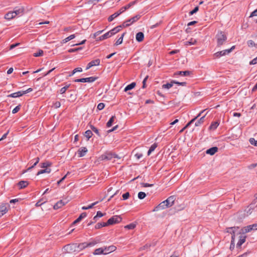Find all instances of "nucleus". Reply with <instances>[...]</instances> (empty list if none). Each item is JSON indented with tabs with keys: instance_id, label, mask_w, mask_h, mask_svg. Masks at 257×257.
I'll return each mask as SVG.
<instances>
[{
	"instance_id": "423d86ee",
	"label": "nucleus",
	"mask_w": 257,
	"mask_h": 257,
	"mask_svg": "<svg viewBox=\"0 0 257 257\" xmlns=\"http://www.w3.org/2000/svg\"><path fill=\"white\" fill-rule=\"evenodd\" d=\"M121 217L119 216L114 215L110 218L106 222V224L108 225H112L116 223H118L121 221Z\"/></svg>"
},
{
	"instance_id": "aec40b11",
	"label": "nucleus",
	"mask_w": 257,
	"mask_h": 257,
	"mask_svg": "<svg viewBox=\"0 0 257 257\" xmlns=\"http://www.w3.org/2000/svg\"><path fill=\"white\" fill-rule=\"evenodd\" d=\"M87 216L86 212L82 213L80 216L73 222V224H76L80 222L83 218H84Z\"/></svg>"
},
{
	"instance_id": "5fc2aeb1",
	"label": "nucleus",
	"mask_w": 257,
	"mask_h": 257,
	"mask_svg": "<svg viewBox=\"0 0 257 257\" xmlns=\"http://www.w3.org/2000/svg\"><path fill=\"white\" fill-rule=\"evenodd\" d=\"M252 208L251 206H248L246 209L245 210V215L248 216L252 212Z\"/></svg>"
},
{
	"instance_id": "774afa93",
	"label": "nucleus",
	"mask_w": 257,
	"mask_h": 257,
	"mask_svg": "<svg viewBox=\"0 0 257 257\" xmlns=\"http://www.w3.org/2000/svg\"><path fill=\"white\" fill-rule=\"evenodd\" d=\"M257 63V57L252 59L251 61L249 62L250 65H254Z\"/></svg>"
},
{
	"instance_id": "5701e85b",
	"label": "nucleus",
	"mask_w": 257,
	"mask_h": 257,
	"mask_svg": "<svg viewBox=\"0 0 257 257\" xmlns=\"http://www.w3.org/2000/svg\"><path fill=\"white\" fill-rule=\"evenodd\" d=\"M136 3V1L132 2L125 6L122 7V8H121V12H124L125 11L131 8L132 6H134Z\"/></svg>"
},
{
	"instance_id": "bb28decb",
	"label": "nucleus",
	"mask_w": 257,
	"mask_h": 257,
	"mask_svg": "<svg viewBox=\"0 0 257 257\" xmlns=\"http://www.w3.org/2000/svg\"><path fill=\"white\" fill-rule=\"evenodd\" d=\"M196 42L197 41L195 39L191 38L189 41L184 42V45L185 46L195 45Z\"/></svg>"
},
{
	"instance_id": "8fccbe9b",
	"label": "nucleus",
	"mask_w": 257,
	"mask_h": 257,
	"mask_svg": "<svg viewBox=\"0 0 257 257\" xmlns=\"http://www.w3.org/2000/svg\"><path fill=\"white\" fill-rule=\"evenodd\" d=\"M136 224L134 223H131L124 226L125 228L128 229H133L136 227Z\"/></svg>"
},
{
	"instance_id": "f257e3e1",
	"label": "nucleus",
	"mask_w": 257,
	"mask_h": 257,
	"mask_svg": "<svg viewBox=\"0 0 257 257\" xmlns=\"http://www.w3.org/2000/svg\"><path fill=\"white\" fill-rule=\"evenodd\" d=\"M175 199V198L174 196L169 197L166 200L162 202L157 206H156L154 210L159 211L172 206L174 204Z\"/></svg>"
},
{
	"instance_id": "6e6d98bb",
	"label": "nucleus",
	"mask_w": 257,
	"mask_h": 257,
	"mask_svg": "<svg viewBox=\"0 0 257 257\" xmlns=\"http://www.w3.org/2000/svg\"><path fill=\"white\" fill-rule=\"evenodd\" d=\"M43 54V51L42 50H39L38 51V52L35 53L33 55L34 57H39V56H42Z\"/></svg>"
},
{
	"instance_id": "603ef678",
	"label": "nucleus",
	"mask_w": 257,
	"mask_h": 257,
	"mask_svg": "<svg viewBox=\"0 0 257 257\" xmlns=\"http://www.w3.org/2000/svg\"><path fill=\"white\" fill-rule=\"evenodd\" d=\"M146 196V194L145 192H140L138 193V198L140 199H143L145 198Z\"/></svg>"
},
{
	"instance_id": "1a4fd4ad",
	"label": "nucleus",
	"mask_w": 257,
	"mask_h": 257,
	"mask_svg": "<svg viewBox=\"0 0 257 257\" xmlns=\"http://www.w3.org/2000/svg\"><path fill=\"white\" fill-rule=\"evenodd\" d=\"M241 233V232H239V234L240 235L239 236V239L236 244V247L237 248L241 247V245L245 242L246 238V236L245 235Z\"/></svg>"
},
{
	"instance_id": "2f4dec72",
	"label": "nucleus",
	"mask_w": 257,
	"mask_h": 257,
	"mask_svg": "<svg viewBox=\"0 0 257 257\" xmlns=\"http://www.w3.org/2000/svg\"><path fill=\"white\" fill-rule=\"evenodd\" d=\"M75 38V34L71 35L67 37V38H66L65 39H64V40H62L63 43H66L68 42V41L73 39Z\"/></svg>"
},
{
	"instance_id": "a211bd4d",
	"label": "nucleus",
	"mask_w": 257,
	"mask_h": 257,
	"mask_svg": "<svg viewBox=\"0 0 257 257\" xmlns=\"http://www.w3.org/2000/svg\"><path fill=\"white\" fill-rule=\"evenodd\" d=\"M136 40L138 42H141L143 41L144 39V34L142 32H139L136 34Z\"/></svg>"
},
{
	"instance_id": "a878e982",
	"label": "nucleus",
	"mask_w": 257,
	"mask_h": 257,
	"mask_svg": "<svg viewBox=\"0 0 257 257\" xmlns=\"http://www.w3.org/2000/svg\"><path fill=\"white\" fill-rule=\"evenodd\" d=\"M28 184H29L28 182L25 181H21L18 183V185L20 189H23L26 187L28 185Z\"/></svg>"
},
{
	"instance_id": "e433bc0d",
	"label": "nucleus",
	"mask_w": 257,
	"mask_h": 257,
	"mask_svg": "<svg viewBox=\"0 0 257 257\" xmlns=\"http://www.w3.org/2000/svg\"><path fill=\"white\" fill-rule=\"evenodd\" d=\"M115 118V116L114 115L112 116L111 117V118L109 119V120L108 121V122L106 123V126L107 127H109L112 125V123L113 122Z\"/></svg>"
},
{
	"instance_id": "a18cd8bd",
	"label": "nucleus",
	"mask_w": 257,
	"mask_h": 257,
	"mask_svg": "<svg viewBox=\"0 0 257 257\" xmlns=\"http://www.w3.org/2000/svg\"><path fill=\"white\" fill-rule=\"evenodd\" d=\"M247 44L249 47H255L257 48V44H255L252 40H248L247 42Z\"/></svg>"
},
{
	"instance_id": "37998d69",
	"label": "nucleus",
	"mask_w": 257,
	"mask_h": 257,
	"mask_svg": "<svg viewBox=\"0 0 257 257\" xmlns=\"http://www.w3.org/2000/svg\"><path fill=\"white\" fill-rule=\"evenodd\" d=\"M124 35V33H123L121 37H119L116 41L115 43V45H120L122 43V41H123V36Z\"/></svg>"
},
{
	"instance_id": "9d476101",
	"label": "nucleus",
	"mask_w": 257,
	"mask_h": 257,
	"mask_svg": "<svg viewBox=\"0 0 257 257\" xmlns=\"http://www.w3.org/2000/svg\"><path fill=\"white\" fill-rule=\"evenodd\" d=\"M68 200L66 199L65 200H61L57 202L53 206V208L55 210L61 208L62 206L65 205L67 203Z\"/></svg>"
},
{
	"instance_id": "f3484780",
	"label": "nucleus",
	"mask_w": 257,
	"mask_h": 257,
	"mask_svg": "<svg viewBox=\"0 0 257 257\" xmlns=\"http://www.w3.org/2000/svg\"><path fill=\"white\" fill-rule=\"evenodd\" d=\"M39 160H40V159H39V158H38V157H36V158H35L34 159L32 160V163H33V165L32 166L30 167L29 168H28L27 170L24 171V173L26 172L27 171H29V170H31L32 168H33L39 163Z\"/></svg>"
},
{
	"instance_id": "20e7f679",
	"label": "nucleus",
	"mask_w": 257,
	"mask_h": 257,
	"mask_svg": "<svg viewBox=\"0 0 257 257\" xmlns=\"http://www.w3.org/2000/svg\"><path fill=\"white\" fill-rule=\"evenodd\" d=\"M77 243H71L65 245L63 248L64 252L67 253H72L77 251Z\"/></svg>"
},
{
	"instance_id": "49530a36",
	"label": "nucleus",
	"mask_w": 257,
	"mask_h": 257,
	"mask_svg": "<svg viewBox=\"0 0 257 257\" xmlns=\"http://www.w3.org/2000/svg\"><path fill=\"white\" fill-rule=\"evenodd\" d=\"M90 127L92 131H93L95 134H97V136H100L99 131L96 127H95L94 126L92 125H90Z\"/></svg>"
},
{
	"instance_id": "f8f14e48",
	"label": "nucleus",
	"mask_w": 257,
	"mask_h": 257,
	"mask_svg": "<svg viewBox=\"0 0 257 257\" xmlns=\"http://www.w3.org/2000/svg\"><path fill=\"white\" fill-rule=\"evenodd\" d=\"M24 9L23 8H15L13 11L16 16H21L24 14Z\"/></svg>"
},
{
	"instance_id": "c9c22d12",
	"label": "nucleus",
	"mask_w": 257,
	"mask_h": 257,
	"mask_svg": "<svg viewBox=\"0 0 257 257\" xmlns=\"http://www.w3.org/2000/svg\"><path fill=\"white\" fill-rule=\"evenodd\" d=\"M40 165L41 168L46 169L49 168V167H50L51 165V163H50L49 162L47 161L43 163H41Z\"/></svg>"
},
{
	"instance_id": "ea45409f",
	"label": "nucleus",
	"mask_w": 257,
	"mask_h": 257,
	"mask_svg": "<svg viewBox=\"0 0 257 257\" xmlns=\"http://www.w3.org/2000/svg\"><path fill=\"white\" fill-rule=\"evenodd\" d=\"M106 226H108L107 224H106V222H99L95 225V228L96 229H98L102 227H104Z\"/></svg>"
},
{
	"instance_id": "6e6552de",
	"label": "nucleus",
	"mask_w": 257,
	"mask_h": 257,
	"mask_svg": "<svg viewBox=\"0 0 257 257\" xmlns=\"http://www.w3.org/2000/svg\"><path fill=\"white\" fill-rule=\"evenodd\" d=\"M9 207V205L6 203H2L0 204V217L7 212Z\"/></svg>"
},
{
	"instance_id": "de8ad7c7",
	"label": "nucleus",
	"mask_w": 257,
	"mask_h": 257,
	"mask_svg": "<svg viewBox=\"0 0 257 257\" xmlns=\"http://www.w3.org/2000/svg\"><path fill=\"white\" fill-rule=\"evenodd\" d=\"M195 121V119H192L182 130H180V133H182L185 129L188 127L191 123Z\"/></svg>"
},
{
	"instance_id": "13d9d810",
	"label": "nucleus",
	"mask_w": 257,
	"mask_h": 257,
	"mask_svg": "<svg viewBox=\"0 0 257 257\" xmlns=\"http://www.w3.org/2000/svg\"><path fill=\"white\" fill-rule=\"evenodd\" d=\"M132 25V23H131V21H128V20L125 21L122 25H121L122 27H128L130 26V25Z\"/></svg>"
},
{
	"instance_id": "393cba45",
	"label": "nucleus",
	"mask_w": 257,
	"mask_h": 257,
	"mask_svg": "<svg viewBox=\"0 0 257 257\" xmlns=\"http://www.w3.org/2000/svg\"><path fill=\"white\" fill-rule=\"evenodd\" d=\"M252 230V228L251 227L250 225H247L246 226L244 227L241 229V231L243 234L249 232L251 230Z\"/></svg>"
},
{
	"instance_id": "4be33fe9",
	"label": "nucleus",
	"mask_w": 257,
	"mask_h": 257,
	"mask_svg": "<svg viewBox=\"0 0 257 257\" xmlns=\"http://www.w3.org/2000/svg\"><path fill=\"white\" fill-rule=\"evenodd\" d=\"M111 36L109 32H108L106 33L105 34H104V35L101 36L100 37H99V38H97V41H102V40L106 39L109 37H110Z\"/></svg>"
},
{
	"instance_id": "58836bf2",
	"label": "nucleus",
	"mask_w": 257,
	"mask_h": 257,
	"mask_svg": "<svg viewBox=\"0 0 257 257\" xmlns=\"http://www.w3.org/2000/svg\"><path fill=\"white\" fill-rule=\"evenodd\" d=\"M205 116V115L202 116L199 120H198L195 122V126H198L200 125L204 122Z\"/></svg>"
},
{
	"instance_id": "9b49d317",
	"label": "nucleus",
	"mask_w": 257,
	"mask_h": 257,
	"mask_svg": "<svg viewBox=\"0 0 257 257\" xmlns=\"http://www.w3.org/2000/svg\"><path fill=\"white\" fill-rule=\"evenodd\" d=\"M113 158H115V155L111 153H106L101 156L102 160H110Z\"/></svg>"
},
{
	"instance_id": "39448f33",
	"label": "nucleus",
	"mask_w": 257,
	"mask_h": 257,
	"mask_svg": "<svg viewBox=\"0 0 257 257\" xmlns=\"http://www.w3.org/2000/svg\"><path fill=\"white\" fill-rule=\"evenodd\" d=\"M235 46H232L230 49H226L223 51L217 52L214 54V56L215 58H219L221 56H225L230 53L232 50L234 48Z\"/></svg>"
},
{
	"instance_id": "052dcab7",
	"label": "nucleus",
	"mask_w": 257,
	"mask_h": 257,
	"mask_svg": "<svg viewBox=\"0 0 257 257\" xmlns=\"http://www.w3.org/2000/svg\"><path fill=\"white\" fill-rule=\"evenodd\" d=\"M173 82L174 83V84H176L181 86H186L187 84L186 82H180L175 80H173Z\"/></svg>"
},
{
	"instance_id": "7c9ffc66",
	"label": "nucleus",
	"mask_w": 257,
	"mask_h": 257,
	"mask_svg": "<svg viewBox=\"0 0 257 257\" xmlns=\"http://www.w3.org/2000/svg\"><path fill=\"white\" fill-rule=\"evenodd\" d=\"M157 147V144L156 143L153 144L150 148L148 152V155L150 156L152 152H153L155 149Z\"/></svg>"
},
{
	"instance_id": "0e129e2a",
	"label": "nucleus",
	"mask_w": 257,
	"mask_h": 257,
	"mask_svg": "<svg viewBox=\"0 0 257 257\" xmlns=\"http://www.w3.org/2000/svg\"><path fill=\"white\" fill-rule=\"evenodd\" d=\"M102 249L103 250V254H106L110 253L109 251L108 250V247H103Z\"/></svg>"
},
{
	"instance_id": "864d4df0",
	"label": "nucleus",
	"mask_w": 257,
	"mask_h": 257,
	"mask_svg": "<svg viewBox=\"0 0 257 257\" xmlns=\"http://www.w3.org/2000/svg\"><path fill=\"white\" fill-rule=\"evenodd\" d=\"M249 142L251 145L257 146V140L256 141L254 138H250Z\"/></svg>"
},
{
	"instance_id": "412c9836",
	"label": "nucleus",
	"mask_w": 257,
	"mask_h": 257,
	"mask_svg": "<svg viewBox=\"0 0 257 257\" xmlns=\"http://www.w3.org/2000/svg\"><path fill=\"white\" fill-rule=\"evenodd\" d=\"M22 95H23V91H18V92H16L12 93V94L9 95L8 96L10 97L16 98V97L21 96Z\"/></svg>"
},
{
	"instance_id": "6ab92c4d",
	"label": "nucleus",
	"mask_w": 257,
	"mask_h": 257,
	"mask_svg": "<svg viewBox=\"0 0 257 257\" xmlns=\"http://www.w3.org/2000/svg\"><path fill=\"white\" fill-rule=\"evenodd\" d=\"M122 27L121 26H119L115 28H114L113 29H112V30L109 31V32L110 33V34L111 35V36H112L113 35L117 33V32H118L120 30V29Z\"/></svg>"
},
{
	"instance_id": "4c0bfd02",
	"label": "nucleus",
	"mask_w": 257,
	"mask_h": 257,
	"mask_svg": "<svg viewBox=\"0 0 257 257\" xmlns=\"http://www.w3.org/2000/svg\"><path fill=\"white\" fill-rule=\"evenodd\" d=\"M219 122L217 121L213 122L210 125L209 128L210 130H214L217 127V126L219 125Z\"/></svg>"
},
{
	"instance_id": "dca6fc26",
	"label": "nucleus",
	"mask_w": 257,
	"mask_h": 257,
	"mask_svg": "<svg viewBox=\"0 0 257 257\" xmlns=\"http://www.w3.org/2000/svg\"><path fill=\"white\" fill-rule=\"evenodd\" d=\"M16 16H15L13 11L9 12L7 13L5 16V18L7 20H10L13 18H15Z\"/></svg>"
},
{
	"instance_id": "cd10ccee",
	"label": "nucleus",
	"mask_w": 257,
	"mask_h": 257,
	"mask_svg": "<svg viewBox=\"0 0 257 257\" xmlns=\"http://www.w3.org/2000/svg\"><path fill=\"white\" fill-rule=\"evenodd\" d=\"M136 84L135 82H132L131 83V84L127 85L124 88V91L125 92H126L128 90H131L132 89H133L135 86H136Z\"/></svg>"
},
{
	"instance_id": "0eeeda50",
	"label": "nucleus",
	"mask_w": 257,
	"mask_h": 257,
	"mask_svg": "<svg viewBox=\"0 0 257 257\" xmlns=\"http://www.w3.org/2000/svg\"><path fill=\"white\" fill-rule=\"evenodd\" d=\"M98 77H90L87 78H83L80 79H76L74 80L75 82H93L95 81Z\"/></svg>"
},
{
	"instance_id": "c03bdc74",
	"label": "nucleus",
	"mask_w": 257,
	"mask_h": 257,
	"mask_svg": "<svg viewBox=\"0 0 257 257\" xmlns=\"http://www.w3.org/2000/svg\"><path fill=\"white\" fill-rule=\"evenodd\" d=\"M84 135L87 138V140H89V139L92 137V135L91 131H90V130L86 131L85 132Z\"/></svg>"
},
{
	"instance_id": "c756f323",
	"label": "nucleus",
	"mask_w": 257,
	"mask_h": 257,
	"mask_svg": "<svg viewBox=\"0 0 257 257\" xmlns=\"http://www.w3.org/2000/svg\"><path fill=\"white\" fill-rule=\"evenodd\" d=\"M190 72L189 71H177L175 73V75H183L186 76L189 75Z\"/></svg>"
},
{
	"instance_id": "a19ab883",
	"label": "nucleus",
	"mask_w": 257,
	"mask_h": 257,
	"mask_svg": "<svg viewBox=\"0 0 257 257\" xmlns=\"http://www.w3.org/2000/svg\"><path fill=\"white\" fill-rule=\"evenodd\" d=\"M98 203V201H96V202H95L92 204H91L90 205H88V206H83L82 207V210H87V209H91L92 208L94 205H95L96 204H97V203Z\"/></svg>"
},
{
	"instance_id": "b1692460",
	"label": "nucleus",
	"mask_w": 257,
	"mask_h": 257,
	"mask_svg": "<svg viewBox=\"0 0 257 257\" xmlns=\"http://www.w3.org/2000/svg\"><path fill=\"white\" fill-rule=\"evenodd\" d=\"M87 247L86 242H83L77 244V251L83 250V249Z\"/></svg>"
},
{
	"instance_id": "338daca9",
	"label": "nucleus",
	"mask_w": 257,
	"mask_h": 257,
	"mask_svg": "<svg viewBox=\"0 0 257 257\" xmlns=\"http://www.w3.org/2000/svg\"><path fill=\"white\" fill-rule=\"evenodd\" d=\"M116 247L114 245H110L108 246V250L109 252H111L116 249Z\"/></svg>"
},
{
	"instance_id": "72a5a7b5",
	"label": "nucleus",
	"mask_w": 257,
	"mask_h": 257,
	"mask_svg": "<svg viewBox=\"0 0 257 257\" xmlns=\"http://www.w3.org/2000/svg\"><path fill=\"white\" fill-rule=\"evenodd\" d=\"M93 254L94 255L103 254V250L102 249V247H100L95 249L94 251L93 252Z\"/></svg>"
},
{
	"instance_id": "69168bd1",
	"label": "nucleus",
	"mask_w": 257,
	"mask_h": 257,
	"mask_svg": "<svg viewBox=\"0 0 257 257\" xmlns=\"http://www.w3.org/2000/svg\"><path fill=\"white\" fill-rule=\"evenodd\" d=\"M130 197V193L128 192H126L122 195L123 200H126Z\"/></svg>"
},
{
	"instance_id": "e2e57ef3",
	"label": "nucleus",
	"mask_w": 257,
	"mask_h": 257,
	"mask_svg": "<svg viewBox=\"0 0 257 257\" xmlns=\"http://www.w3.org/2000/svg\"><path fill=\"white\" fill-rule=\"evenodd\" d=\"M104 106H105V104L103 103H99L97 105V108L98 110H102V109H103Z\"/></svg>"
},
{
	"instance_id": "09e8293b",
	"label": "nucleus",
	"mask_w": 257,
	"mask_h": 257,
	"mask_svg": "<svg viewBox=\"0 0 257 257\" xmlns=\"http://www.w3.org/2000/svg\"><path fill=\"white\" fill-rule=\"evenodd\" d=\"M46 201H47L46 199L44 200L43 198H42L41 200L39 201L38 202H37L36 203L35 206L36 207L40 206L42 204L45 203Z\"/></svg>"
},
{
	"instance_id": "473e14b6",
	"label": "nucleus",
	"mask_w": 257,
	"mask_h": 257,
	"mask_svg": "<svg viewBox=\"0 0 257 257\" xmlns=\"http://www.w3.org/2000/svg\"><path fill=\"white\" fill-rule=\"evenodd\" d=\"M174 83L173 82V80H172L170 83H168L162 85V88L164 89H170L173 86Z\"/></svg>"
},
{
	"instance_id": "4d7b16f0",
	"label": "nucleus",
	"mask_w": 257,
	"mask_h": 257,
	"mask_svg": "<svg viewBox=\"0 0 257 257\" xmlns=\"http://www.w3.org/2000/svg\"><path fill=\"white\" fill-rule=\"evenodd\" d=\"M82 49V47H79V48H71V49H70L68 50V52L69 53H73V52H75L77 51H79V50H80Z\"/></svg>"
},
{
	"instance_id": "3c124183",
	"label": "nucleus",
	"mask_w": 257,
	"mask_h": 257,
	"mask_svg": "<svg viewBox=\"0 0 257 257\" xmlns=\"http://www.w3.org/2000/svg\"><path fill=\"white\" fill-rule=\"evenodd\" d=\"M98 242L96 240H93L89 242H86L87 247H92L97 244Z\"/></svg>"
},
{
	"instance_id": "c85d7f7f",
	"label": "nucleus",
	"mask_w": 257,
	"mask_h": 257,
	"mask_svg": "<svg viewBox=\"0 0 257 257\" xmlns=\"http://www.w3.org/2000/svg\"><path fill=\"white\" fill-rule=\"evenodd\" d=\"M51 170L50 168L42 169L38 172V173H37V175L38 176L40 174L44 173H50L51 172Z\"/></svg>"
},
{
	"instance_id": "680f3d73",
	"label": "nucleus",
	"mask_w": 257,
	"mask_h": 257,
	"mask_svg": "<svg viewBox=\"0 0 257 257\" xmlns=\"http://www.w3.org/2000/svg\"><path fill=\"white\" fill-rule=\"evenodd\" d=\"M199 10L198 7H196L192 11L189 12V15H192L196 13Z\"/></svg>"
},
{
	"instance_id": "f704fd0d",
	"label": "nucleus",
	"mask_w": 257,
	"mask_h": 257,
	"mask_svg": "<svg viewBox=\"0 0 257 257\" xmlns=\"http://www.w3.org/2000/svg\"><path fill=\"white\" fill-rule=\"evenodd\" d=\"M141 18V16L140 15H137L135 16V17L132 18L131 19L128 20V21H131L132 24H133L134 23L137 22L138 20H139Z\"/></svg>"
},
{
	"instance_id": "f03ea898",
	"label": "nucleus",
	"mask_w": 257,
	"mask_h": 257,
	"mask_svg": "<svg viewBox=\"0 0 257 257\" xmlns=\"http://www.w3.org/2000/svg\"><path fill=\"white\" fill-rule=\"evenodd\" d=\"M238 228H239L238 227H232L226 228V232L230 233L231 234V240L230 245V249L231 250L234 248L235 233L237 232Z\"/></svg>"
},
{
	"instance_id": "7ed1b4c3",
	"label": "nucleus",
	"mask_w": 257,
	"mask_h": 257,
	"mask_svg": "<svg viewBox=\"0 0 257 257\" xmlns=\"http://www.w3.org/2000/svg\"><path fill=\"white\" fill-rule=\"evenodd\" d=\"M217 39V46L222 45L226 41L227 37L222 32H219L216 36Z\"/></svg>"
},
{
	"instance_id": "bf43d9fd",
	"label": "nucleus",
	"mask_w": 257,
	"mask_h": 257,
	"mask_svg": "<svg viewBox=\"0 0 257 257\" xmlns=\"http://www.w3.org/2000/svg\"><path fill=\"white\" fill-rule=\"evenodd\" d=\"M20 108H21V107H20V105L17 106L13 109L12 113L14 114L17 113V112H18L20 110Z\"/></svg>"
},
{
	"instance_id": "4468645a",
	"label": "nucleus",
	"mask_w": 257,
	"mask_h": 257,
	"mask_svg": "<svg viewBox=\"0 0 257 257\" xmlns=\"http://www.w3.org/2000/svg\"><path fill=\"white\" fill-rule=\"evenodd\" d=\"M88 150L86 147H81L79 149L78 154L79 157H83L85 155Z\"/></svg>"
},
{
	"instance_id": "79ce46f5",
	"label": "nucleus",
	"mask_w": 257,
	"mask_h": 257,
	"mask_svg": "<svg viewBox=\"0 0 257 257\" xmlns=\"http://www.w3.org/2000/svg\"><path fill=\"white\" fill-rule=\"evenodd\" d=\"M90 63L92 66H98L100 64V60L99 59H97L91 61Z\"/></svg>"
},
{
	"instance_id": "ddd939ff",
	"label": "nucleus",
	"mask_w": 257,
	"mask_h": 257,
	"mask_svg": "<svg viewBox=\"0 0 257 257\" xmlns=\"http://www.w3.org/2000/svg\"><path fill=\"white\" fill-rule=\"evenodd\" d=\"M123 12H121V9L120 8V9L118 12L110 16L108 18V21L109 22L112 21V20H113L114 19L117 17L119 15H120Z\"/></svg>"
},
{
	"instance_id": "2eb2a0df",
	"label": "nucleus",
	"mask_w": 257,
	"mask_h": 257,
	"mask_svg": "<svg viewBox=\"0 0 257 257\" xmlns=\"http://www.w3.org/2000/svg\"><path fill=\"white\" fill-rule=\"evenodd\" d=\"M218 149L216 147H212L206 151L207 154H209L210 155H213L216 153L218 151Z\"/></svg>"
}]
</instances>
